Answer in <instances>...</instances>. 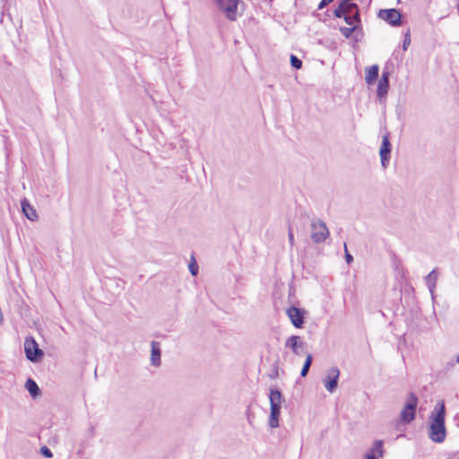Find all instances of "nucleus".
<instances>
[{
    "label": "nucleus",
    "mask_w": 459,
    "mask_h": 459,
    "mask_svg": "<svg viewBox=\"0 0 459 459\" xmlns=\"http://www.w3.org/2000/svg\"><path fill=\"white\" fill-rule=\"evenodd\" d=\"M356 8V4H345L341 1L339 6L334 10V16L341 18L343 17L345 13L351 12Z\"/></svg>",
    "instance_id": "f3484780"
},
{
    "label": "nucleus",
    "mask_w": 459,
    "mask_h": 459,
    "mask_svg": "<svg viewBox=\"0 0 459 459\" xmlns=\"http://www.w3.org/2000/svg\"><path fill=\"white\" fill-rule=\"evenodd\" d=\"M342 2L345 3V4H351L350 1L351 0H341Z\"/></svg>",
    "instance_id": "c756f323"
},
{
    "label": "nucleus",
    "mask_w": 459,
    "mask_h": 459,
    "mask_svg": "<svg viewBox=\"0 0 459 459\" xmlns=\"http://www.w3.org/2000/svg\"><path fill=\"white\" fill-rule=\"evenodd\" d=\"M384 444L382 440H376L370 449L366 453V459H377L384 455Z\"/></svg>",
    "instance_id": "ddd939ff"
},
{
    "label": "nucleus",
    "mask_w": 459,
    "mask_h": 459,
    "mask_svg": "<svg viewBox=\"0 0 459 459\" xmlns=\"http://www.w3.org/2000/svg\"><path fill=\"white\" fill-rule=\"evenodd\" d=\"M377 16L394 27L400 26L402 23V14L394 8L382 9L378 12Z\"/></svg>",
    "instance_id": "0eeeda50"
},
{
    "label": "nucleus",
    "mask_w": 459,
    "mask_h": 459,
    "mask_svg": "<svg viewBox=\"0 0 459 459\" xmlns=\"http://www.w3.org/2000/svg\"><path fill=\"white\" fill-rule=\"evenodd\" d=\"M21 205L22 212L30 221H36L38 219V213L36 210L30 204L26 198L22 200Z\"/></svg>",
    "instance_id": "2eb2a0df"
},
{
    "label": "nucleus",
    "mask_w": 459,
    "mask_h": 459,
    "mask_svg": "<svg viewBox=\"0 0 459 459\" xmlns=\"http://www.w3.org/2000/svg\"><path fill=\"white\" fill-rule=\"evenodd\" d=\"M188 268H189V271H190V273H191V274L193 276L197 275V273H198V265L196 264V262H195L194 256H192V262L189 264Z\"/></svg>",
    "instance_id": "5701e85b"
},
{
    "label": "nucleus",
    "mask_w": 459,
    "mask_h": 459,
    "mask_svg": "<svg viewBox=\"0 0 459 459\" xmlns=\"http://www.w3.org/2000/svg\"><path fill=\"white\" fill-rule=\"evenodd\" d=\"M417 403V396L412 393L410 394L406 405L400 414L403 422L409 423L415 419Z\"/></svg>",
    "instance_id": "39448f33"
},
{
    "label": "nucleus",
    "mask_w": 459,
    "mask_h": 459,
    "mask_svg": "<svg viewBox=\"0 0 459 459\" xmlns=\"http://www.w3.org/2000/svg\"><path fill=\"white\" fill-rule=\"evenodd\" d=\"M446 407L443 401L437 402L429 415V437L435 443H443L446 437L445 425Z\"/></svg>",
    "instance_id": "f257e3e1"
},
{
    "label": "nucleus",
    "mask_w": 459,
    "mask_h": 459,
    "mask_svg": "<svg viewBox=\"0 0 459 459\" xmlns=\"http://www.w3.org/2000/svg\"><path fill=\"white\" fill-rule=\"evenodd\" d=\"M379 67L377 65H371L368 68L365 75V81L368 84H372L377 78Z\"/></svg>",
    "instance_id": "a211bd4d"
},
{
    "label": "nucleus",
    "mask_w": 459,
    "mask_h": 459,
    "mask_svg": "<svg viewBox=\"0 0 459 459\" xmlns=\"http://www.w3.org/2000/svg\"><path fill=\"white\" fill-rule=\"evenodd\" d=\"M151 364L154 367H160L161 363L160 344L159 342L152 341L151 343Z\"/></svg>",
    "instance_id": "4468645a"
},
{
    "label": "nucleus",
    "mask_w": 459,
    "mask_h": 459,
    "mask_svg": "<svg viewBox=\"0 0 459 459\" xmlns=\"http://www.w3.org/2000/svg\"><path fill=\"white\" fill-rule=\"evenodd\" d=\"M340 371L336 367H333L327 370V375L323 380L325 387L330 393L334 392L338 385Z\"/></svg>",
    "instance_id": "1a4fd4ad"
},
{
    "label": "nucleus",
    "mask_w": 459,
    "mask_h": 459,
    "mask_svg": "<svg viewBox=\"0 0 459 459\" xmlns=\"http://www.w3.org/2000/svg\"><path fill=\"white\" fill-rule=\"evenodd\" d=\"M288 238H289V242H290V246H293V244H294V235H293V232H292V230L290 229L289 230Z\"/></svg>",
    "instance_id": "c85d7f7f"
},
{
    "label": "nucleus",
    "mask_w": 459,
    "mask_h": 459,
    "mask_svg": "<svg viewBox=\"0 0 459 459\" xmlns=\"http://www.w3.org/2000/svg\"><path fill=\"white\" fill-rule=\"evenodd\" d=\"M217 4L226 17L231 21H235L238 16V4L239 0H216Z\"/></svg>",
    "instance_id": "423d86ee"
},
{
    "label": "nucleus",
    "mask_w": 459,
    "mask_h": 459,
    "mask_svg": "<svg viewBox=\"0 0 459 459\" xmlns=\"http://www.w3.org/2000/svg\"><path fill=\"white\" fill-rule=\"evenodd\" d=\"M292 325L297 328H301L304 324V310L296 307H290L286 311Z\"/></svg>",
    "instance_id": "9d476101"
},
{
    "label": "nucleus",
    "mask_w": 459,
    "mask_h": 459,
    "mask_svg": "<svg viewBox=\"0 0 459 459\" xmlns=\"http://www.w3.org/2000/svg\"><path fill=\"white\" fill-rule=\"evenodd\" d=\"M285 347L290 348L294 354L301 356L305 352L306 343L300 336L292 335L286 340Z\"/></svg>",
    "instance_id": "6e6552de"
},
{
    "label": "nucleus",
    "mask_w": 459,
    "mask_h": 459,
    "mask_svg": "<svg viewBox=\"0 0 459 459\" xmlns=\"http://www.w3.org/2000/svg\"><path fill=\"white\" fill-rule=\"evenodd\" d=\"M389 72L385 71L382 73V75L380 77V80L378 82L377 94V97L381 99H385L387 95L388 90H389Z\"/></svg>",
    "instance_id": "f8f14e48"
},
{
    "label": "nucleus",
    "mask_w": 459,
    "mask_h": 459,
    "mask_svg": "<svg viewBox=\"0 0 459 459\" xmlns=\"http://www.w3.org/2000/svg\"><path fill=\"white\" fill-rule=\"evenodd\" d=\"M24 351L27 359L31 362L39 361L44 352L39 348V345L33 337H26L24 341Z\"/></svg>",
    "instance_id": "20e7f679"
},
{
    "label": "nucleus",
    "mask_w": 459,
    "mask_h": 459,
    "mask_svg": "<svg viewBox=\"0 0 459 459\" xmlns=\"http://www.w3.org/2000/svg\"><path fill=\"white\" fill-rule=\"evenodd\" d=\"M290 63L291 65L296 69H299L302 66V61L293 55L290 56Z\"/></svg>",
    "instance_id": "b1692460"
},
{
    "label": "nucleus",
    "mask_w": 459,
    "mask_h": 459,
    "mask_svg": "<svg viewBox=\"0 0 459 459\" xmlns=\"http://www.w3.org/2000/svg\"><path fill=\"white\" fill-rule=\"evenodd\" d=\"M310 229V237L314 243H322L329 237V230L326 224L319 219H315L311 221Z\"/></svg>",
    "instance_id": "7ed1b4c3"
},
{
    "label": "nucleus",
    "mask_w": 459,
    "mask_h": 459,
    "mask_svg": "<svg viewBox=\"0 0 459 459\" xmlns=\"http://www.w3.org/2000/svg\"><path fill=\"white\" fill-rule=\"evenodd\" d=\"M410 44H411V35H410V30H407V32L404 35V39H403V49L404 51H406L408 47L410 46Z\"/></svg>",
    "instance_id": "393cba45"
},
{
    "label": "nucleus",
    "mask_w": 459,
    "mask_h": 459,
    "mask_svg": "<svg viewBox=\"0 0 459 459\" xmlns=\"http://www.w3.org/2000/svg\"><path fill=\"white\" fill-rule=\"evenodd\" d=\"M40 452L47 458H51L53 456L51 450L49 448H48L47 446H42L40 448Z\"/></svg>",
    "instance_id": "a878e982"
},
{
    "label": "nucleus",
    "mask_w": 459,
    "mask_h": 459,
    "mask_svg": "<svg viewBox=\"0 0 459 459\" xmlns=\"http://www.w3.org/2000/svg\"><path fill=\"white\" fill-rule=\"evenodd\" d=\"M437 283V273L435 270H432L426 277V284L428 285L431 293L436 287Z\"/></svg>",
    "instance_id": "aec40b11"
},
{
    "label": "nucleus",
    "mask_w": 459,
    "mask_h": 459,
    "mask_svg": "<svg viewBox=\"0 0 459 459\" xmlns=\"http://www.w3.org/2000/svg\"><path fill=\"white\" fill-rule=\"evenodd\" d=\"M270 416L269 426L272 429L279 427V417L281 413V403L284 402L281 393L278 389H271L269 394Z\"/></svg>",
    "instance_id": "f03ea898"
},
{
    "label": "nucleus",
    "mask_w": 459,
    "mask_h": 459,
    "mask_svg": "<svg viewBox=\"0 0 459 459\" xmlns=\"http://www.w3.org/2000/svg\"><path fill=\"white\" fill-rule=\"evenodd\" d=\"M25 387L33 398L37 397L39 394V388L37 383L31 378L27 379L25 383Z\"/></svg>",
    "instance_id": "6ab92c4d"
},
{
    "label": "nucleus",
    "mask_w": 459,
    "mask_h": 459,
    "mask_svg": "<svg viewBox=\"0 0 459 459\" xmlns=\"http://www.w3.org/2000/svg\"><path fill=\"white\" fill-rule=\"evenodd\" d=\"M357 26L354 25L352 27H341L340 31L346 39L350 38L353 31L356 30Z\"/></svg>",
    "instance_id": "4be33fe9"
},
{
    "label": "nucleus",
    "mask_w": 459,
    "mask_h": 459,
    "mask_svg": "<svg viewBox=\"0 0 459 459\" xmlns=\"http://www.w3.org/2000/svg\"><path fill=\"white\" fill-rule=\"evenodd\" d=\"M344 249H345V259L348 264H351L353 261V256L348 253L347 246L344 244Z\"/></svg>",
    "instance_id": "bb28decb"
},
{
    "label": "nucleus",
    "mask_w": 459,
    "mask_h": 459,
    "mask_svg": "<svg viewBox=\"0 0 459 459\" xmlns=\"http://www.w3.org/2000/svg\"><path fill=\"white\" fill-rule=\"evenodd\" d=\"M312 360H313L312 355L310 353H307V355L306 357L305 363H304L303 368L300 372L301 377H305L307 375L309 368L312 364Z\"/></svg>",
    "instance_id": "412c9836"
},
{
    "label": "nucleus",
    "mask_w": 459,
    "mask_h": 459,
    "mask_svg": "<svg viewBox=\"0 0 459 459\" xmlns=\"http://www.w3.org/2000/svg\"><path fill=\"white\" fill-rule=\"evenodd\" d=\"M391 152V143L389 142L388 135H384L382 139V143L379 151L380 158H381V165L384 169H385L389 164Z\"/></svg>",
    "instance_id": "9b49d317"
},
{
    "label": "nucleus",
    "mask_w": 459,
    "mask_h": 459,
    "mask_svg": "<svg viewBox=\"0 0 459 459\" xmlns=\"http://www.w3.org/2000/svg\"><path fill=\"white\" fill-rule=\"evenodd\" d=\"M333 0H321V2L318 4V9L322 10L325 6H327L329 4H331Z\"/></svg>",
    "instance_id": "cd10ccee"
},
{
    "label": "nucleus",
    "mask_w": 459,
    "mask_h": 459,
    "mask_svg": "<svg viewBox=\"0 0 459 459\" xmlns=\"http://www.w3.org/2000/svg\"><path fill=\"white\" fill-rule=\"evenodd\" d=\"M343 18L347 24L351 26H357V23H359L360 22L358 5L356 4V8H354V10L345 13Z\"/></svg>",
    "instance_id": "dca6fc26"
}]
</instances>
